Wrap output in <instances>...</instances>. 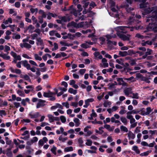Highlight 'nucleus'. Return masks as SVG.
I'll return each instance as SVG.
<instances>
[{"instance_id":"nucleus-1","label":"nucleus","mask_w":157,"mask_h":157,"mask_svg":"<svg viewBox=\"0 0 157 157\" xmlns=\"http://www.w3.org/2000/svg\"><path fill=\"white\" fill-rule=\"evenodd\" d=\"M144 9L143 12V14L144 15H147L146 17L147 18L146 20L147 22H149V25L148 27V29L149 30H152L154 31L155 32H157V25L155 24V22L157 21V10H155L152 12L151 14V13L153 10V9L151 10L150 7L148 9L147 12L149 11V12L145 15L144 14Z\"/></svg>"},{"instance_id":"nucleus-2","label":"nucleus","mask_w":157,"mask_h":157,"mask_svg":"<svg viewBox=\"0 0 157 157\" xmlns=\"http://www.w3.org/2000/svg\"><path fill=\"white\" fill-rule=\"evenodd\" d=\"M146 0H135V1H141L142 2L140 4V8H144V14L145 15L147 13H149V11L147 12L148 9L149 8V5L145 3V2ZM132 2V0H125V2L123 5L124 7L126 8L128 7L129 5H131Z\"/></svg>"},{"instance_id":"nucleus-3","label":"nucleus","mask_w":157,"mask_h":157,"mask_svg":"<svg viewBox=\"0 0 157 157\" xmlns=\"http://www.w3.org/2000/svg\"><path fill=\"white\" fill-rule=\"evenodd\" d=\"M152 111V109L150 107H147L146 109L143 108L140 110V114L145 116L149 114Z\"/></svg>"},{"instance_id":"nucleus-4","label":"nucleus","mask_w":157,"mask_h":157,"mask_svg":"<svg viewBox=\"0 0 157 157\" xmlns=\"http://www.w3.org/2000/svg\"><path fill=\"white\" fill-rule=\"evenodd\" d=\"M68 25H73L74 27L76 29L82 28L84 26L83 23L82 22L77 24L74 21H72L71 22L69 23Z\"/></svg>"},{"instance_id":"nucleus-5","label":"nucleus","mask_w":157,"mask_h":157,"mask_svg":"<svg viewBox=\"0 0 157 157\" xmlns=\"http://www.w3.org/2000/svg\"><path fill=\"white\" fill-rule=\"evenodd\" d=\"M119 38L124 41L129 40H130V35L127 34L125 35L124 34H118Z\"/></svg>"},{"instance_id":"nucleus-6","label":"nucleus","mask_w":157,"mask_h":157,"mask_svg":"<svg viewBox=\"0 0 157 157\" xmlns=\"http://www.w3.org/2000/svg\"><path fill=\"white\" fill-rule=\"evenodd\" d=\"M46 102L45 101L42 100L41 99L38 100V102L37 103L36 107L37 108H39L41 107H42L45 105V102Z\"/></svg>"},{"instance_id":"nucleus-7","label":"nucleus","mask_w":157,"mask_h":157,"mask_svg":"<svg viewBox=\"0 0 157 157\" xmlns=\"http://www.w3.org/2000/svg\"><path fill=\"white\" fill-rule=\"evenodd\" d=\"M29 116L31 118H37L40 116L39 113L38 112H37L35 113L30 112L29 113Z\"/></svg>"},{"instance_id":"nucleus-8","label":"nucleus","mask_w":157,"mask_h":157,"mask_svg":"<svg viewBox=\"0 0 157 157\" xmlns=\"http://www.w3.org/2000/svg\"><path fill=\"white\" fill-rule=\"evenodd\" d=\"M47 117L48 118L49 121L50 122H52L54 121H57L58 119V117H54L51 114H48L47 115Z\"/></svg>"},{"instance_id":"nucleus-9","label":"nucleus","mask_w":157,"mask_h":157,"mask_svg":"<svg viewBox=\"0 0 157 157\" xmlns=\"http://www.w3.org/2000/svg\"><path fill=\"white\" fill-rule=\"evenodd\" d=\"M20 45L22 48H25L28 49L32 47L31 45L30 44L27 43H21L20 44Z\"/></svg>"},{"instance_id":"nucleus-10","label":"nucleus","mask_w":157,"mask_h":157,"mask_svg":"<svg viewBox=\"0 0 157 157\" xmlns=\"http://www.w3.org/2000/svg\"><path fill=\"white\" fill-rule=\"evenodd\" d=\"M90 128L91 127L90 126H87L84 128V132H86V136H90L92 134V132L89 130Z\"/></svg>"},{"instance_id":"nucleus-11","label":"nucleus","mask_w":157,"mask_h":157,"mask_svg":"<svg viewBox=\"0 0 157 157\" xmlns=\"http://www.w3.org/2000/svg\"><path fill=\"white\" fill-rule=\"evenodd\" d=\"M10 54L14 58H15L19 61L21 60V57L20 55H17L16 53L13 51L11 52Z\"/></svg>"},{"instance_id":"nucleus-12","label":"nucleus","mask_w":157,"mask_h":157,"mask_svg":"<svg viewBox=\"0 0 157 157\" xmlns=\"http://www.w3.org/2000/svg\"><path fill=\"white\" fill-rule=\"evenodd\" d=\"M36 44L37 46H44V43L43 40L40 37L37 38L36 39Z\"/></svg>"},{"instance_id":"nucleus-13","label":"nucleus","mask_w":157,"mask_h":157,"mask_svg":"<svg viewBox=\"0 0 157 157\" xmlns=\"http://www.w3.org/2000/svg\"><path fill=\"white\" fill-rule=\"evenodd\" d=\"M118 107L117 106H113L111 108H109L107 109V111L109 113H111L114 111H116L118 109Z\"/></svg>"},{"instance_id":"nucleus-14","label":"nucleus","mask_w":157,"mask_h":157,"mask_svg":"<svg viewBox=\"0 0 157 157\" xmlns=\"http://www.w3.org/2000/svg\"><path fill=\"white\" fill-rule=\"evenodd\" d=\"M128 137L129 140L134 139L135 138V135L131 131H129L127 133Z\"/></svg>"},{"instance_id":"nucleus-15","label":"nucleus","mask_w":157,"mask_h":157,"mask_svg":"<svg viewBox=\"0 0 157 157\" xmlns=\"http://www.w3.org/2000/svg\"><path fill=\"white\" fill-rule=\"evenodd\" d=\"M107 60L105 58H103L101 60V63L103 64V67L104 68L108 67L109 64L107 62Z\"/></svg>"},{"instance_id":"nucleus-16","label":"nucleus","mask_w":157,"mask_h":157,"mask_svg":"<svg viewBox=\"0 0 157 157\" xmlns=\"http://www.w3.org/2000/svg\"><path fill=\"white\" fill-rule=\"evenodd\" d=\"M22 64L23 66L25 67L28 70V68L30 67V65L28 63L27 60H24L21 61Z\"/></svg>"},{"instance_id":"nucleus-17","label":"nucleus","mask_w":157,"mask_h":157,"mask_svg":"<svg viewBox=\"0 0 157 157\" xmlns=\"http://www.w3.org/2000/svg\"><path fill=\"white\" fill-rule=\"evenodd\" d=\"M132 89L131 88H128L124 90V93L125 94L128 96L130 94L132 93Z\"/></svg>"},{"instance_id":"nucleus-18","label":"nucleus","mask_w":157,"mask_h":157,"mask_svg":"<svg viewBox=\"0 0 157 157\" xmlns=\"http://www.w3.org/2000/svg\"><path fill=\"white\" fill-rule=\"evenodd\" d=\"M104 128L107 129L110 132L113 131L114 128V126L111 127L109 125L107 124H105L104 125Z\"/></svg>"},{"instance_id":"nucleus-19","label":"nucleus","mask_w":157,"mask_h":157,"mask_svg":"<svg viewBox=\"0 0 157 157\" xmlns=\"http://www.w3.org/2000/svg\"><path fill=\"white\" fill-rule=\"evenodd\" d=\"M53 92H51L50 91H48V92H44L43 96L45 97H51L53 95H54Z\"/></svg>"},{"instance_id":"nucleus-20","label":"nucleus","mask_w":157,"mask_h":157,"mask_svg":"<svg viewBox=\"0 0 157 157\" xmlns=\"http://www.w3.org/2000/svg\"><path fill=\"white\" fill-rule=\"evenodd\" d=\"M128 29H127V31L130 30L131 31H133L134 29H135L136 30H138L139 29H141L142 27L140 25H137L135 26L134 27H130L128 26Z\"/></svg>"},{"instance_id":"nucleus-21","label":"nucleus","mask_w":157,"mask_h":157,"mask_svg":"<svg viewBox=\"0 0 157 157\" xmlns=\"http://www.w3.org/2000/svg\"><path fill=\"white\" fill-rule=\"evenodd\" d=\"M41 15V17L42 18H46V14L44 10H40L38 12Z\"/></svg>"},{"instance_id":"nucleus-22","label":"nucleus","mask_w":157,"mask_h":157,"mask_svg":"<svg viewBox=\"0 0 157 157\" xmlns=\"http://www.w3.org/2000/svg\"><path fill=\"white\" fill-rule=\"evenodd\" d=\"M121 110L119 111V113L123 115L126 112V111L125 110V107L124 106H121L120 107Z\"/></svg>"},{"instance_id":"nucleus-23","label":"nucleus","mask_w":157,"mask_h":157,"mask_svg":"<svg viewBox=\"0 0 157 157\" xmlns=\"http://www.w3.org/2000/svg\"><path fill=\"white\" fill-rule=\"evenodd\" d=\"M117 85V83L116 82H115L113 83H109L108 85L109 86L108 89H111L112 88H114L115 87V86Z\"/></svg>"},{"instance_id":"nucleus-24","label":"nucleus","mask_w":157,"mask_h":157,"mask_svg":"<svg viewBox=\"0 0 157 157\" xmlns=\"http://www.w3.org/2000/svg\"><path fill=\"white\" fill-rule=\"evenodd\" d=\"M88 0H83L82 2V3L83 4V7L84 8H86L87 7L89 4V2H87Z\"/></svg>"},{"instance_id":"nucleus-25","label":"nucleus","mask_w":157,"mask_h":157,"mask_svg":"<svg viewBox=\"0 0 157 157\" xmlns=\"http://www.w3.org/2000/svg\"><path fill=\"white\" fill-rule=\"evenodd\" d=\"M30 100L29 98H26L25 99H23L21 100V104L24 106H25L26 105V102H29Z\"/></svg>"},{"instance_id":"nucleus-26","label":"nucleus","mask_w":157,"mask_h":157,"mask_svg":"<svg viewBox=\"0 0 157 157\" xmlns=\"http://www.w3.org/2000/svg\"><path fill=\"white\" fill-rule=\"evenodd\" d=\"M111 102L108 101H105L103 103V105L105 107L110 106L111 105Z\"/></svg>"},{"instance_id":"nucleus-27","label":"nucleus","mask_w":157,"mask_h":157,"mask_svg":"<svg viewBox=\"0 0 157 157\" xmlns=\"http://www.w3.org/2000/svg\"><path fill=\"white\" fill-rule=\"evenodd\" d=\"M69 23L67 24V27L68 28L69 31L71 33H74L75 32V29L72 28L73 25H69Z\"/></svg>"},{"instance_id":"nucleus-28","label":"nucleus","mask_w":157,"mask_h":157,"mask_svg":"<svg viewBox=\"0 0 157 157\" xmlns=\"http://www.w3.org/2000/svg\"><path fill=\"white\" fill-rule=\"evenodd\" d=\"M111 10L113 12L112 16L113 17H118L119 16V15L116 12L117 10L114 7H112Z\"/></svg>"},{"instance_id":"nucleus-29","label":"nucleus","mask_w":157,"mask_h":157,"mask_svg":"<svg viewBox=\"0 0 157 157\" xmlns=\"http://www.w3.org/2000/svg\"><path fill=\"white\" fill-rule=\"evenodd\" d=\"M116 35L115 34L114 35H110V34H108L106 35V37L107 39V41L109 42V39H111L112 38H115L116 37Z\"/></svg>"},{"instance_id":"nucleus-30","label":"nucleus","mask_w":157,"mask_h":157,"mask_svg":"<svg viewBox=\"0 0 157 157\" xmlns=\"http://www.w3.org/2000/svg\"><path fill=\"white\" fill-rule=\"evenodd\" d=\"M152 42L151 41H142L141 43V44L143 46H145L147 44L151 45L152 44Z\"/></svg>"},{"instance_id":"nucleus-31","label":"nucleus","mask_w":157,"mask_h":157,"mask_svg":"<svg viewBox=\"0 0 157 157\" xmlns=\"http://www.w3.org/2000/svg\"><path fill=\"white\" fill-rule=\"evenodd\" d=\"M0 56L6 60H9L10 59V57L9 56H7L5 54H1Z\"/></svg>"},{"instance_id":"nucleus-32","label":"nucleus","mask_w":157,"mask_h":157,"mask_svg":"<svg viewBox=\"0 0 157 157\" xmlns=\"http://www.w3.org/2000/svg\"><path fill=\"white\" fill-rule=\"evenodd\" d=\"M40 69L39 68H36V76L35 77V78H37L38 77H39L41 75V72L40 70Z\"/></svg>"},{"instance_id":"nucleus-33","label":"nucleus","mask_w":157,"mask_h":157,"mask_svg":"<svg viewBox=\"0 0 157 157\" xmlns=\"http://www.w3.org/2000/svg\"><path fill=\"white\" fill-rule=\"evenodd\" d=\"M35 29L34 27L32 25H29L27 29L31 33H32L33 30Z\"/></svg>"},{"instance_id":"nucleus-34","label":"nucleus","mask_w":157,"mask_h":157,"mask_svg":"<svg viewBox=\"0 0 157 157\" xmlns=\"http://www.w3.org/2000/svg\"><path fill=\"white\" fill-rule=\"evenodd\" d=\"M132 149L137 154H139L140 153V151L138 149L137 146H133L132 147Z\"/></svg>"},{"instance_id":"nucleus-35","label":"nucleus","mask_w":157,"mask_h":157,"mask_svg":"<svg viewBox=\"0 0 157 157\" xmlns=\"http://www.w3.org/2000/svg\"><path fill=\"white\" fill-rule=\"evenodd\" d=\"M126 51H120L119 52V55L120 56L124 57L127 56Z\"/></svg>"},{"instance_id":"nucleus-36","label":"nucleus","mask_w":157,"mask_h":157,"mask_svg":"<svg viewBox=\"0 0 157 157\" xmlns=\"http://www.w3.org/2000/svg\"><path fill=\"white\" fill-rule=\"evenodd\" d=\"M127 56H132V55L136 53V52H134L132 50H129L126 51Z\"/></svg>"},{"instance_id":"nucleus-37","label":"nucleus","mask_w":157,"mask_h":157,"mask_svg":"<svg viewBox=\"0 0 157 157\" xmlns=\"http://www.w3.org/2000/svg\"><path fill=\"white\" fill-rule=\"evenodd\" d=\"M12 19L11 18H9L6 21L4 20L3 21V23H4L5 25H7L9 23H12Z\"/></svg>"},{"instance_id":"nucleus-38","label":"nucleus","mask_w":157,"mask_h":157,"mask_svg":"<svg viewBox=\"0 0 157 157\" xmlns=\"http://www.w3.org/2000/svg\"><path fill=\"white\" fill-rule=\"evenodd\" d=\"M73 150V149L72 147H69L65 148L64 149V151L65 152H69L72 151Z\"/></svg>"},{"instance_id":"nucleus-39","label":"nucleus","mask_w":157,"mask_h":157,"mask_svg":"<svg viewBox=\"0 0 157 157\" xmlns=\"http://www.w3.org/2000/svg\"><path fill=\"white\" fill-rule=\"evenodd\" d=\"M17 94L20 96L24 97L25 94L23 91L20 90H18L17 91Z\"/></svg>"},{"instance_id":"nucleus-40","label":"nucleus","mask_w":157,"mask_h":157,"mask_svg":"<svg viewBox=\"0 0 157 157\" xmlns=\"http://www.w3.org/2000/svg\"><path fill=\"white\" fill-rule=\"evenodd\" d=\"M67 139V137L63 138L62 135L60 136L59 138V140L62 142H65Z\"/></svg>"},{"instance_id":"nucleus-41","label":"nucleus","mask_w":157,"mask_h":157,"mask_svg":"<svg viewBox=\"0 0 157 157\" xmlns=\"http://www.w3.org/2000/svg\"><path fill=\"white\" fill-rule=\"evenodd\" d=\"M68 92L71 94H75L77 93L76 90L73 89L72 88H70L68 90Z\"/></svg>"},{"instance_id":"nucleus-42","label":"nucleus","mask_w":157,"mask_h":157,"mask_svg":"<svg viewBox=\"0 0 157 157\" xmlns=\"http://www.w3.org/2000/svg\"><path fill=\"white\" fill-rule=\"evenodd\" d=\"M78 142L79 144V146L81 147H82L83 146L82 144L83 143V141L82 137H80L78 139Z\"/></svg>"},{"instance_id":"nucleus-43","label":"nucleus","mask_w":157,"mask_h":157,"mask_svg":"<svg viewBox=\"0 0 157 157\" xmlns=\"http://www.w3.org/2000/svg\"><path fill=\"white\" fill-rule=\"evenodd\" d=\"M94 99L93 98H90L86 100L85 101L86 104H88L89 105L90 104V102H92L94 101Z\"/></svg>"},{"instance_id":"nucleus-44","label":"nucleus","mask_w":157,"mask_h":157,"mask_svg":"<svg viewBox=\"0 0 157 157\" xmlns=\"http://www.w3.org/2000/svg\"><path fill=\"white\" fill-rule=\"evenodd\" d=\"M151 150L148 151L144 152L141 153L140 154V155L143 156H147L149 153H151Z\"/></svg>"},{"instance_id":"nucleus-45","label":"nucleus","mask_w":157,"mask_h":157,"mask_svg":"<svg viewBox=\"0 0 157 157\" xmlns=\"http://www.w3.org/2000/svg\"><path fill=\"white\" fill-rule=\"evenodd\" d=\"M38 9L37 8H31L30 9V11L31 13H35V14H36L38 12Z\"/></svg>"},{"instance_id":"nucleus-46","label":"nucleus","mask_w":157,"mask_h":157,"mask_svg":"<svg viewBox=\"0 0 157 157\" xmlns=\"http://www.w3.org/2000/svg\"><path fill=\"white\" fill-rule=\"evenodd\" d=\"M116 80L118 82L117 85L118 84L119 85H121L123 81H124L123 78H116Z\"/></svg>"},{"instance_id":"nucleus-47","label":"nucleus","mask_w":157,"mask_h":157,"mask_svg":"<svg viewBox=\"0 0 157 157\" xmlns=\"http://www.w3.org/2000/svg\"><path fill=\"white\" fill-rule=\"evenodd\" d=\"M22 78H24L25 80L31 82V80L30 78L28 75H25L22 77Z\"/></svg>"},{"instance_id":"nucleus-48","label":"nucleus","mask_w":157,"mask_h":157,"mask_svg":"<svg viewBox=\"0 0 157 157\" xmlns=\"http://www.w3.org/2000/svg\"><path fill=\"white\" fill-rule=\"evenodd\" d=\"M92 144V141L90 140L87 139L86 140L85 144L88 146H91Z\"/></svg>"},{"instance_id":"nucleus-49","label":"nucleus","mask_w":157,"mask_h":157,"mask_svg":"<svg viewBox=\"0 0 157 157\" xmlns=\"http://www.w3.org/2000/svg\"><path fill=\"white\" fill-rule=\"evenodd\" d=\"M34 57L35 59L36 60L41 61L42 59V58L41 57L39 56L37 54H34Z\"/></svg>"},{"instance_id":"nucleus-50","label":"nucleus","mask_w":157,"mask_h":157,"mask_svg":"<svg viewBox=\"0 0 157 157\" xmlns=\"http://www.w3.org/2000/svg\"><path fill=\"white\" fill-rule=\"evenodd\" d=\"M74 121L75 123V126L77 127L79 126L80 124L79 122V120L77 118H75L73 120Z\"/></svg>"},{"instance_id":"nucleus-51","label":"nucleus","mask_w":157,"mask_h":157,"mask_svg":"<svg viewBox=\"0 0 157 157\" xmlns=\"http://www.w3.org/2000/svg\"><path fill=\"white\" fill-rule=\"evenodd\" d=\"M124 80L127 81H131L132 82H134L136 81L135 78L133 76H132L131 77L128 78H124Z\"/></svg>"},{"instance_id":"nucleus-52","label":"nucleus","mask_w":157,"mask_h":157,"mask_svg":"<svg viewBox=\"0 0 157 157\" xmlns=\"http://www.w3.org/2000/svg\"><path fill=\"white\" fill-rule=\"evenodd\" d=\"M57 149V148L55 146H53L52 147L51 149V151L55 155L56 154V151Z\"/></svg>"},{"instance_id":"nucleus-53","label":"nucleus","mask_w":157,"mask_h":157,"mask_svg":"<svg viewBox=\"0 0 157 157\" xmlns=\"http://www.w3.org/2000/svg\"><path fill=\"white\" fill-rule=\"evenodd\" d=\"M12 38L13 39H19L21 38V36L18 34H14Z\"/></svg>"},{"instance_id":"nucleus-54","label":"nucleus","mask_w":157,"mask_h":157,"mask_svg":"<svg viewBox=\"0 0 157 157\" xmlns=\"http://www.w3.org/2000/svg\"><path fill=\"white\" fill-rule=\"evenodd\" d=\"M120 129L121 131H124L125 132H127L128 131V128L124 126H121L120 127Z\"/></svg>"},{"instance_id":"nucleus-55","label":"nucleus","mask_w":157,"mask_h":157,"mask_svg":"<svg viewBox=\"0 0 157 157\" xmlns=\"http://www.w3.org/2000/svg\"><path fill=\"white\" fill-rule=\"evenodd\" d=\"M118 29H120L121 30L124 31L126 30L127 31V29H128V26H119L117 27Z\"/></svg>"},{"instance_id":"nucleus-56","label":"nucleus","mask_w":157,"mask_h":157,"mask_svg":"<svg viewBox=\"0 0 157 157\" xmlns=\"http://www.w3.org/2000/svg\"><path fill=\"white\" fill-rule=\"evenodd\" d=\"M30 36L32 40H34L35 39H36L37 38H38V34L36 33H33V34H31L30 35Z\"/></svg>"},{"instance_id":"nucleus-57","label":"nucleus","mask_w":157,"mask_h":157,"mask_svg":"<svg viewBox=\"0 0 157 157\" xmlns=\"http://www.w3.org/2000/svg\"><path fill=\"white\" fill-rule=\"evenodd\" d=\"M132 98H135L138 99L139 98V96L138 93H132Z\"/></svg>"},{"instance_id":"nucleus-58","label":"nucleus","mask_w":157,"mask_h":157,"mask_svg":"<svg viewBox=\"0 0 157 157\" xmlns=\"http://www.w3.org/2000/svg\"><path fill=\"white\" fill-rule=\"evenodd\" d=\"M121 120L122 122H123L124 124H126L127 122V120L124 117H121Z\"/></svg>"},{"instance_id":"nucleus-59","label":"nucleus","mask_w":157,"mask_h":157,"mask_svg":"<svg viewBox=\"0 0 157 157\" xmlns=\"http://www.w3.org/2000/svg\"><path fill=\"white\" fill-rule=\"evenodd\" d=\"M141 127H136L134 131V132L135 133H137L140 132V129Z\"/></svg>"},{"instance_id":"nucleus-60","label":"nucleus","mask_w":157,"mask_h":157,"mask_svg":"<svg viewBox=\"0 0 157 157\" xmlns=\"http://www.w3.org/2000/svg\"><path fill=\"white\" fill-rule=\"evenodd\" d=\"M136 59H130L129 63L132 66L136 64Z\"/></svg>"},{"instance_id":"nucleus-61","label":"nucleus","mask_w":157,"mask_h":157,"mask_svg":"<svg viewBox=\"0 0 157 157\" xmlns=\"http://www.w3.org/2000/svg\"><path fill=\"white\" fill-rule=\"evenodd\" d=\"M139 111L136 110H132L131 111H128V114H137L139 113Z\"/></svg>"},{"instance_id":"nucleus-62","label":"nucleus","mask_w":157,"mask_h":157,"mask_svg":"<svg viewBox=\"0 0 157 157\" xmlns=\"http://www.w3.org/2000/svg\"><path fill=\"white\" fill-rule=\"evenodd\" d=\"M152 52V51L150 49L148 48L147 49V51L145 52V54L147 55V56L148 55H151Z\"/></svg>"},{"instance_id":"nucleus-63","label":"nucleus","mask_w":157,"mask_h":157,"mask_svg":"<svg viewBox=\"0 0 157 157\" xmlns=\"http://www.w3.org/2000/svg\"><path fill=\"white\" fill-rule=\"evenodd\" d=\"M32 20L33 21V24H34L36 23V22L37 21V20L36 19V18L33 15L32 17L31 18Z\"/></svg>"},{"instance_id":"nucleus-64","label":"nucleus","mask_w":157,"mask_h":157,"mask_svg":"<svg viewBox=\"0 0 157 157\" xmlns=\"http://www.w3.org/2000/svg\"><path fill=\"white\" fill-rule=\"evenodd\" d=\"M60 119L62 123H64L66 121V118L64 116H61L60 117Z\"/></svg>"}]
</instances>
